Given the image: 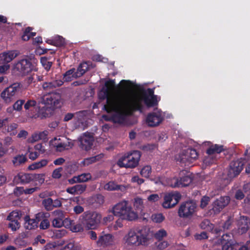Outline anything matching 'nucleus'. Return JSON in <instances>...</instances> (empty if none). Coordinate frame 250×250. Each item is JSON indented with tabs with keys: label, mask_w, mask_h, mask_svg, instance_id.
Here are the masks:
<instances>
[{
	"label": "nucleus",
	"mask_w": 250,
	"mask_h": 250,
	"mask_svg": "<svg viewBox=\"0 0 250 250\" xmlns=\"http://www.w3.org/2000/svg\"><path fill=\"white\" fill-rule=\"evenodd\" d=\"M107 108L105 111L110 113L114 112L111 116L103 115V118L107 121H112L114 123L122 124L125 120L127 113H132L135 111L142 112L143 105L140 100H135L131 101L127 96L123 99L117 98L116 101L108 102Z\"/></svg>",
	"instance_id": "1"
},
{
	"label": "nucleus",
	"mask_w": 250,
	"mask_h": 250,
	"mask_svg": "<svg viewBox=\"0 0 250 250\" xmlns=\"http://www.w3.org/2000/svg\"><path fill=\"white\" fill-rule=\"evenodd\" d=\"M112 212L114 216L128 221H133L138 218L137 214L132 209L128 201L125 200L114 205Z\"/></svg>",
	"instance_id": "2"
},
{
	"label": "nucleus",
	"mask_w": 250,
	"mask_h": 250,
	"mask_svg": "<svg viewBox=\"0 0 250 250\" xmlns=\"http://www.w3.org/2000/svg\"><path fill=\"white\" fill-rule=\"evenodd\" d=\"M149 240L148 234L143 233L141 230L137 232L130 230L125 237V243L129 246H147L149 244Z\"/></svg>",
	"instance_id": "3"
},
{
	"label": "nucleus",
	"mask_w": 250,
	"mask_h": 250,
	"mask_svg": "<svg viewBox=\"0 0 250 250\" xmlns=\"http://www.w3.org/2000/svg\"><path fill=\"white\" fill-rule=\"evenodd\" d=\"M101 219V214L93 211H85L80 217L82 224L87 229H96L100 223Z\"/></svg>",
	"instance_id": "4"
},
{
	"label": "nucleus",
	"mask_w": 250,
	"mask_h": 250,
	"mask_svg": "<svg viewBox=\"0 0 250 250\" xmlns=\"http://www.w3.org/2000/svg\"><path fill=\"white\" fill-rule=\"evenodd\" d=\"M141 156L140 151L134 150L130 154L120 158L117 164L120 167L135 168L138 165Z\"/></svg>",
	"instance_id": "5"
},
{
	"label": "nucleus",
	"mask_w": 250,
	"mask_h": 250,
	"mask_svg": "<svg viewBox=\"0 0 250 250\" xmlns=\"http://www.w3.org/2000/svg\"><path fill=\"white\" fill-rule=\"evenodd\" d=\"M42 103L47 108L52 110L60 108L61 106V95L57 92L49 93L43 96Z\"/></svg>",
	"instance_id": "6"
},
{
	"label": "nucleus",
	"mask_w": 250,
	"mask_h": 250,
	"mask_svg": "<svg viewBox=\"0 0 250 250\" xmlns=\"http://www.w3.org/2000/svg\"><path fill=\"white\" fill-rule=\"evenodd\" d=\"M15 69L21 75H26L32 71H37L38 69L35 64L26 58L19 60L14 66Z\"/></svg>",
	"instance_id": "7"
},
{
	"label": "nucleus",
	"mask_w": 250,
	"mask_h": 250,
	"mask_svg": "<svg viewBox=\"0 0 250 250\" xmlns=\"http://www.w3.org/2000/svg\"><path fill=\"white\" fill-rule=\"evenodd\" d=\"M196 207V204L192 201L183 202L179 208L178 215L181 218L190 219L195 213Z\"/></svg>",
	"instance_id": "8"
},
{
	"label": "nucleus",
	"mask_w": 250,
	"mask_h": 250,
	"mask_svg": "<svg viewBox=\"0 0 250 250\" xmlns=\"http://www.w3.org/2000/svg\"><path fill=\"white\" fill-rule=\"evenodd\" d=\"M20 90V84L14 83L5 88L1 93L0 96L6 103H10L15 99Z\"/></svg>",
	"instance_id": "9"
},
{
	"label": "nucleus",
	"mask_w": 250,
	"mask_h": 250,
	"mask_svg": "<svg viewBox=\"0 0 250 250\" xmlns=\"http://www.w3.org/2000/svg\"><path fill=\"white\" fill-rule=\"evenodd\" d=\"M179 179H177L174 187L188 186L193 180V176L190 172L183 170L179 173Z\"/></svg>",
	"instance_id": "10"
},
{
	"label": "nucleus",
	"mask_w": 250,
	"mask_h": 250,
	"mask_svg": "<svg viewBox=\"0 0 250 250\" xmlns=\"http://www.w3.org/2000/svg\"><path fill=\"white\" fill-rule=\"evenodd\" d=\"M39 177V174L20 172L15 177L14 181L18 184H27L32 181H36Z\"/></svg>",
	"instance_id": "11"
},
{
	"label": "nucleus",
	"mask_w": 250,
	"mask_h": 250,
	"mask_svg": "<svg viewBox=\"0 0 250 250\" xmlns=\"http://www.w3.org/2000/svg\"><path fill=\"white\" fill-rule=\"evenodd\" d=\"M98 96L100 100H106V103L104 106V109L105 110L107 109L106 107V106H107L108 103H109L108 102H111L112 101H116L117 98H120L123 99L125 97L126 95L120 94L117 96H113L112 95V93L109 92L107 89H104V88H103L99 92Z\"/></svg>",
	"instance_id": "12"
},
{
	"label": "nucleus",
	"mask_w": 250,
	"mask_h": 250,
	"mask_svg": "<svg viewBox=\"0 0 250 250\" xmlns=\"http://www.w3.org/2000/svg\"><path fill=\"white\" fill-rule=\"evenodd\" d=\"M229 201V197L221 196L213 202L212 204V207L209 211H213L214 214H218L228 204Z\"/></svg>",
	"instance_id": "13"
},
{
	"label": "nucleus",
	"mask_w": 250,
	"mask_h": 250,
	"mask_svg": "<svg viewBox=\"0 0 250 250\" xmlns=\"http://www.w3.org/2000/svg\"><path fill=\"white\" fill-rule=\"evenodd\" d=\"M164 117L161 112H152L148 114L146 122L148 126L154 127L162 122Z\"/></svg>",
	"instance_id": "14"
},
{
	"label": "nucleus",
	"mask_w": 250,
	"mask_h": 250,
	"mask_svg": "<svg viewBox=\"0 0 250 250\" xmlns=\"http://www.w3.org/2000/svg\"><path fill=\"white\" fill-rule=\"evenodd\" d=\"M181 198V195L179 194L168 193L164 197V202L163 206L164 208H169L174 207Z\"/></svg>",
	"instance_id": "15"
},
{
	"label": "nucleus",
	"mask_w": 250,
	"mask_h": 250,
	"mask_svg": "<svg viewBox=\"0 0 250 250\" xmlns=\"http://www.w3.org/2000/svg\"><path fill=\"white\" fill-rule=\"evenodd\" d=\"M237 226L239 233H246L250 229V218L246 216H241L237 220Z\"/></svg>",
	"instance_id": "16"
},
{
	"label": "nucleus",
	"mask_w": 250,
	"mask_h": 250,
	"mask_svg": "<svg viewBox=\"0 0 250 250\" xmlns=\"http://www.w3.org/2000/svg\"><path fill=\"white\" fill-rule=\"evenodd\" d=\"M244 165V162L240 160L231 162L229 165V175L232 174L233 177L238 175L243 170Z\"/></svg>",
	"instance_id": "17"
},
{
	"label": "nucleus",
	"mask_w": 250,
	"mask_h": 250,
	"mask_svg": "<svg viewBox=\"0 0 250 250\" xmlns=\"http://www.w3.org/2000/svg\"><path fill=\"white\" fill-rule=\"evenodd\" d=\"M80 142V146L85 151H88L91 148L94 141L93 137L89 135L83 134L79 139Z\"/></svg>",
	"instance_id": "18"
},
{
	"label": "nucleus",
	"mask_w": 250,
	"mask_h": 250,
	"mask_svg": "<svg viewBox=\"0 0 250 250\" xmlns=\"http://www.w3.org/2000/svg\"><path fill=\"white\" fill-rule=\"evenodd\" d=\"M231 234H223L221 237L222 250H236L234 246L231 242Z\"/></svg>",
	"instance_id": "19"
},
{
	"label": "nucleus",
	"mask_w": 250,
	"mask_h": 250,
	"mask_svg": "<svg viewBox=\"0 0 250 250\" xmlns=\"http://www.w3.org/2000/svg\"><path fill=\"white\" fill-rule=\"evenodd\" d=\"M113 242V236L110 234H105L99 236L97 244L98 246L105 247L111 245Z\"/></svg>",
	"instance_id": "20"
},
{
	"label": "nucleus",
	"mask_w": 250,
	"mask_h": 250,
	"mask_svg": "<svg viewBox=\"0 0 250 250\" xmlns=\"http://www.w3.org/2000/svg\"><path fill=\"white\" fill-rule=\"evenodd\" d=\"M18 53L15 50L3 52L0 54V63L6 64L17 57Z\"/></svg>",
	"instance_id": "21"
},
{
	"label": "nucleus",
	"mask_w": 250,
	"mask_h": 250,
	"mask_svg": "<svg viewBox=\"0 0 250 250\" xmlns=\"http://www.w3.org/2000/svg\"><path fill=\"white\" fill-rule=\"evenodd\" d=\"M63 84V81L61 79L53 80L50 82H44L42 83V87L44 90L49 91L58 87L62 86Z\"/></svg>",
	"instance_id": "22"
},
{
	"label": "nucleus",
	"mask_w": 250,
	"mask_h": 250,
	"mask_svg": "<svg viewBox=\"0 0 250 250\" xmlns=\"http://www.w3.org/2000/svg\"><path fill=\"white\" fill-rule=\"evenodd\" d=\"M57 215L52 221V225L55 228H61L63 226V219L64 218L63 211L60 210L56 211Z\"/></svg>",
	"instance_id": "23"
},
{
	"label": "nucleus",
	"mask_w": 250,
	"mask_h": 250,
	"mask_svg": "<svg viewBox=\"0 0 250 250\" xmlns=\"http://www.w3.org/2000/svg\"><path fill=\"white\" fill-rule=\"evenodd\" d=\"M143 100L145 104L148 107H153L158 104L157 96L149 97L146 92L143 93Z\"/></svg>",
	"instance_id": "24"
},
{
	"label": "nucleus",
	"mask_w": 250,
	"mask_h": 250,
	"mask_svg": "<svg viewBox=\"0 0 250 250\" xmlns=\"http://www.w3.org/2000/svg\"><path fill=\"white\" fill-rule=\"evenodd\" d=\"M24 227L26 229H35L38 228V223L36 219H31L29 215H26L24 218Z\"/></svg>",
	"instance_id": "25"
},
{
	"label": "nucleus",
	"mask_w": 250,
	"mask_h": 250,
	"mask_svg": "<svg viewBox=\"0 0 250 250\" xmlns=\"http://www.w3.org/2000/svg\"><path fill=\"white\" fill-rule=\"evenodd\" d=\"M91 175L89 173H83L78 176H74L69 180L71 184H74L77 182H85L91 179Z\"/></svg>",
	"instance_id": "26"
},
{
	"label": "nucleus",
	"mask_w": 250,
	"mask_h": 250,
	"mask_svg": "<svg viewBox=\"0 0 250 250\" xmlns=\"http://www.w3.org/2000/svg\"><path fill=\"white\" fill-rule=\"evenodd\" d=\"M224 150L223 145H211L207 150V153L208 155H212L214 153H220Z\"/></svg>",
	"instance_id": "27"
},
{
	"label": "nucleus",
	"mask_w": 250,
	"mask_h": 250,
	"mask_svg": "<svg viewBox=\"0 0 250 250\" xmlns=\"http://www.w3.org/2000/svg\"><path fill=\"white\" fill-rule=\"evenodd\" d=\"M103 157L104 154L103 153H101L94 156L85 158L83 161V165L85 166H87L90 164L95 163L98 161H99L102 159Z\"/></svg>",
	"instance_id": "28"
},
{
	"label": "nucleus",
	"mask_w": 250,
	"mask_h": 250,
	"mask_svg": "<svg viewBox=\"0 0 250 250\" xmlns=\"http://www.w3.org/2000/svg\"><path fill=\"white\" fill-rule=\"evenodd\" d=\"M27 161V157L24 155H17L13 157L12 163L15 167L24 164Z\"/></svg>",
	"instance_id": "29"
},
{
	"label": "nucleus",
	"mask_w": 250,
	"mask_h": 250,
	"mask_svg": "<svg viewBox=\"0 0 250 250\" xmlns=\"http://www.w3.org/2000/svg\"><path fill=\"white\" fill-rule=\"evenodd\" d=\"M48 161L46 159H42L41 161L37 162H35L28 166V169L29 170H35L36 169L41 168L48 164Z\"/></svg>",
	"instance_id": "30"
},
{
	"label": "nucleus",
	"mask_w": 250,
	"mask_h": 250,
	"mask_svg": "<svg viewBox=\"0 0 250 250\" xmlns=\"http://www.w3.org/2000/svg\"><path fill=\"white\" fill-rule=\"evenodd\" d=\"M88 70L87 64L86 62L81 63L75 73L76 78L81 77Z\"/></svg>",
	"instance_id": "31"
},
{
	"label": "nucleus",
	"mask_w": 250,
	"mask_h": 250,
	"mask_svg": "<svg viewBox=\"0 0 250 250\" xmlns=\"http://www.w3.org/2000/svg\"><path fill=\"white\" fill-rule=\"evenodd\" d=\"M187 159L192 162V161L195 160L198 156L197 152L195 149L188 148L186 151Z\"/></svg>",
	"instance_id": "32"
},
{
	"label": "nucleus",
	"mask_w": 250,
	"mask_h": 250,
	"mask_svg": "<svg viewBox=\"0 0 250 250\" xmlns=\"http://www.w3.org/2000/svg\"><path fill=\"white\" fill-rule=\"evenodd\" d=\"M21 217V214L20 211L17 210H14L10 212L7 217V220L9 221H19Z\"/></svg>",
	"instance_id": "33"
},
{
	"label": "nucleus",
	"mask_w": 250,
	"mask_h": 250,
	"mask_svg": "<svg viewBox=\"0 0 250 250\" xmlns=\"http://www.w3.org/2000/svg\"><path fill=\"white\" fill-rule=\"evenodd\" d=\"M75 69L72 68L68 70H67L64 74L63 80V82H70L72 81V78H75Z\"/></svg>",
	"instance_id": "34"
},
{
	"label": "nucleus",
	"mask_w": 250,
	"mask_h": 250,
	"mask_svg": "<svg viewBox=\"0 0 250 250\" xmlns=\"http://www.w3.org/2000/svg\"><path fill=\"white\" fill-rule=\"evenodd\" d=\"M141 175L146 178H148L151 173V167L150 166H144L141 170Z\"/></svg>",
	"instance_id": "35"
},
{
	"label": "nucleus",
	"mask_w": 250,
	"mask_h": 250,
	"mask_svg": "<svg viewBox=\"0 0 250 250\" xmlns=\"http://www.w3.org/2000/svg\"><path fill=\"white\" fill-rule=\"evenodd\" d=\"M53 199L51 198H47L42 200V204L47 211H50L53 209Z\"/></svg>",
	"instance_id": "36"
},
{
	"label": "nucleus",
	"mask_w": 250,
	"mask_h": 250,
	"mask_svg": "<svg viewBox=\"0 0 250 250\" xmlns=\"http://www.w3.org/2000/svg\"><path fill=\"white\" fill-rule=\"evenodd\" d=\"M104 189L107 190H115L120 189V186L116 184L114 182H109L104 186Z\"/></svg>",
	"instance_id": "37"
},
{
	"label": "nucleus",
	"mask_w": 250,
	"mask_h": 250,
	"mask_svg": "<svg viewBox=\"0 0 250 250\" xmlns=\"http://www.w3.org/2000/svg\"><path fill=\"white\" fill-rule=\"evenodd\" d=\"M167 235V231L164 229H161L154 234V236L157 240L161 241Z\"/></svg>",
	"instance_id": "38"
},
{
	"label": "nucleus",
	"mask_w": 250,
	"mask_h": 250,
	"mask_svg": "<svg viewBox=\"0 0 250 250\" xmlns=\"http://www.w3.org/2000/svg\"><path fill=\"white\" fill-rule=\"evenodd\" d=\"M41 62L42 66L47 71L50 69L52 65V62L49 61L48 59L45 57L41 58Z\"/></svg>",
	"instance_id": "39"
},
{
	"label": "nucleus",
	"mask_w": 250,
	"mask_h": 250,
	"mask_svg": "<svg viewBox=\"0 0 250 250\" xmlns=\"http://www.w3.org/2000/svg\"><path fill=\"white\" fill-rule=\"evenodd\" d=\"M165 218V216L162 213L154 214L151 216L152 220L157 223L162 222Z\"/></svg>",
	"instance_id": "40"
},
{
	"label": "nucleus",
	"mask_w": 250,
	"mask_h": 250,
	"mask_svg": "<svg viewBox=\"0 0 250 250\" xmlns=\"http://www.w3.org/2000/svg\"><path fill=\"white\" fill-rule=\"evenodd\" d=\"M115 84V80H109L108 81H107L105 83V88H104V89H107L109 92L112 93Z\"/></svg>",
	"instance_id": "41"
},
{
	"label": "nucleus",
	"mask_w": 250,
	"mask_h": 250,
	"mask_svg": "<svg viewBox=\"0 0 250 250\" xmlns=\"http://www.w3.org/2000/svg\"><path fill=\"white\" fill-rule=\"evenodd\" d=\"M84 112V111H80L79 112L75 113V114L68 113L65 115L63 119V121L65 122H67L71 120L75 115H79V116H82L83 115Z\"/></svg>",
	"instance_id": "42"
},
{
	"label": "nucleus",
	"mask_w": 250,
	"mask_h": 250,
	"mask_svg": "<svg viewBox=\"0 0 250 250\" xmlns=\"http://www.w3.org/2000/svg\"><path fill=\"white\" fill-rule=\"evenodd\" d=\"M70 143H59L56 145V150L58 151L62 152L65 149H68Z\"/></svg>",
	"instance_id": "43"
},
{
	"label": "nucleus",
	"mask_w": 250,
	"mask_h": 250,
	"mask_svg": "<svg viewBox=\"0 0 250 250\" xmlns=\"http://www.w3.org/2000/svg\"><path fill=\"white\" fill-rule=\"evenodd\" d=\"M8 226V228L11 229L12 231H15L19 229L21 225L19 221H16L12 220L11 221H9Z\"/></svg>",
	"instance_id": "44"
},
{
	"label": "nucleus",
	"mask_w": 250,
	"mask_h": 250,
	"mask_svg": "<svg viewBox=\"0 0 250 250\" xmlns=\"http://www.w3.org/2000/svg\"><path fill=\"white\" fill-rule=\"evenodd\" d=\"M134 206L138 210L142 211L144 208L143 199L139 197L136 198L134 203Z\"/></svg>",
	"instance_id": "45"
},
{
	"label": "nucleus",
	"mask_w": 250,
	"mask_h": 250,
	"mask_svg": "<svg viewBox=\"0 0 250 250\" xmlns=\"http://www.w3.org/2000/svg\"><path fill=\"white\" fill-rule=\"evenodd\" d=\"M24 100H17L13 105L14 110L17 111H20L22 108V105L24 104Z\"/></svg>",
	"instance_id": "46"
},
{
	"label": "nucleus",
	"mask_w": 250,
	"mask_h": 250,
	"mask_svg": "<svg viewBox=\"0 0 250 250\" xmlns=\"http://www.w3.org/2000/svg\"><path fill=\"white\" fill-rule=\"evenodd\" d=\"M32 29L33 28L29 26L25 28L21 37V39L23 41H27L31 38L29 33H30V31L32 30Z\"/></svg>",
	"instance_id": "47"
},
{
	"label": "nucleus",
	"mask_w": 250,
	"mask_h": 250,
	"mask_svg": "<svg viewBox=\"0 0 250 250\" xmlns=\"http://www.w3.org/2000/svg\"><path fill=\"white\" fill-rule=\"evenodd\" d=\"M23 104L24 109L26 110H27L31 109V108H34L35 106H36L37 104V102L35 100H28Z\"/></svg>",
	"instance_id": "48"
},
{
	"label": "nucleus",
	"mask_w": 250,
	"mask_h": 250,
	"mask_svg": "<svg viewBox=\"0 0 250 250\" xmlns=\"http://www.w3.org/2000/svg\"><path fill=\"white\" fill-rule=\"evenodd\" d=\"M48 116V114L45 112L44 108L39 109L38 112L33 116L34 118H40L43 119Z\"/></svg>",
	"instance_id": "49"
},
{
	"label": "nucleus",
	"mask_w": 250,
	"mask_h": 250,
	"mask_svg": "<svg viewBox=\"0 0 250 250\" xmlns=\"http://www.w3.org/2000/svg\"><path fill=\"white\" fill-rule=\"evenodd\" d=\"M233 222V218L231 216H228L227 220L224 223L222 227L224 230L228 229L230 228L231 226L232 222Z\"/></svg>",
	"instance_id": "50"
},
{
	"label": "nucleus",
	"mask_w": 250,
	"mask_h": 250,
	"mask_svg": "<svg viewBox=\"0 0 250 250\" xmlns=\"http://www.w3.org/2000/svg\"><path fill=\"white\" fill-rule=\"evenodd\" d=\"M63 226L65 228L70 229H71L72 225H73L74 220L70 219L69 218H65L63 219Z\"/></svg>",
	"instance_id": "51"
},
{
	"label": "nucleus",
	"mask_w": 250,
	"mask_h": 250,
	"mask_svg": "<svg viewBox=\"0 0 250 250\" xmlns=\"http://www.w3.org/2000/svg\"><path fill=\"white\" fill-rule=\"evenodd\" d=\"M70 230L75 232H82L83 230V228L82 224L80 223L75 224L74 222L73 225H72Z\"/></svg>",
	"instance_id": "52"
},
{
	"label": "nucleus",
	"mask_w": 250,
	"mask_h": 250,
	"mask_svg": "<svg viewBox=\"0 0 250 250\" xmlns=\"http://www.w3.org/2000/svg\"><path fill=\"white\" fill-rule=\"evenodd\" d=\"M212 224H210V221L208 219L204 220L200 224V227L202 229H208V228L211 229Z\"/></svg>",
	"instance_id": "53"
},
{
	"label": "nucleus",
	"mask_w": 250,
	"mask_h": 250,
	"mask_svg": "<svg viewBox=\"0 0 250 250\" xmlns=\"http://www.w3.org/2000/svg\"><path fill=\"white\" fill-rule=\"evenodd\" d=\"M63 168L62 167L56 168L52 172V176L53 178L55 179H59L61 177Z\"/></svg>",
	"instance_id": "54"
},
{
	"label": "nucleus",
	"mask_w": 250,
	"mask_h": 250,
	"mask_svg": "<svg viewBox=\"0 0 250 250\" xmlns=\"http://www.w3.org/2000/svg\"><path fill=\"white\" fill-rule=\"evenodd\" d=\"M210 201V198L207 196H203L201 200L200 203V208H204L207 207L208 205L209 202Z\"/></svg>",
	"instance_id": "55"
},
{
	"label": "nucleus",
	"mask_w": 250,
	"mask_h": 250,
	"mask_svg": "<svg viewBox=\"0 0 250 250\" xmlns=\"http://www.w3.org/2000/svg\"><path fill=\"white\" fill-rule=\"evenodd\" d=\"M23 193H24V189L23 187H17L14 188L13 191V194L17 197H20Z\"/></svg>",
	"instance_id": "56"
},
{
	"label": "nucleus",
	"mask_w": 250,
	"mask_h": 250,
	"mask_svg": "<svg viewBox=\"0 0 250 250\" xmlns=\"http://www.w3.org/2000/svg\"><path fill=\"white\" fill-rule=\"evenodd\" d=\"M67 232L64 229L56 230L54 231V234L57 238H61L64 236Z\"/></svg>",
	"instance_id": "57"
},
{
	"label": "nucleus",
	"mask_w": 250,
	"mask_h": 250,
	"mask_svg": "<svg viewBox=\"0 0 250 250\" xmlns=\"http://www.w3.org/2000/svg\"><path fill=\"white\" fill-rule=\"evenodd\" d=\"M55 41V46L61 47L63 46L65 44L64 39L61 36L56 37Z\"/></svg>",
	"instance_id": "58"
},
{
	"label": "nucleus",
	"mask_w": 250,
	"mask_h": 250,
	"mask_svg": "<svg viewBox=\"0 0 250 250\" xmlns=\"http://www.w3.org/2000/svg\"><path fill=\"white\" fill-rule=\"evenodd\" d=\"M77 194H81L83 192L86 188L84 184H78L75 186Z\"/></svg>",
	"instance_id": "59"
},
{
	"label": "nucleus",
	"mask_w": 250,
	"mask_h": 250,
	"mask_svg": "<svg viewBox=\"0 0 250 250\" xmlns=\"http://www.w3.org/2000/svg\"><path fill=\"white\" fill-rule=\"evenodd\" d=\"M50 226V222L48 219L46 218L42 220L40 224V228L42 229H45L49 228Z\"/></svg>",
	"instance_id": "60"
},
{
	"label": "nucleus",
	"mask_w": 250,
	"mask_h": 250,
	"mask_svg": "<svg viewBox=\"0 0 250 250\" xmlns=\"http://www.w3.org/2000/svg\"><path fill=\"white\" fill-rule=\"evenodd\" d=\"M46 217H45V214L42 212H39L35 215V218L36 222L39 224V222H42V220H44Z\"/></svg>",
	"instance_id": "61"
},
{
	"label": "nucleus",
	"mask_w": 250,
	"mask_h": 250,
	"mask_svg": "<svg viewBox=\"0 0 250 250\" xmlns=\"http://www.w3.org/2000/svg\"><path fill=\"white\" fill-rule=\"evenodd\" d=\"M196 240H202L208 238V235L206 232L203 231L199 234H196L194 236Z\"/></svg>",
	"instance_id": "62"
},
{
	"label": "nucleus",
	"mask_w": 250,
	"mask_h": 250,
	"mask_svg": "<svg viewBox=\"0 0 250 250\" xmlns=\"http://www.w3.org/2000/svg\"><path fill=\"white\" fill-rule=\"evenodd\" d=\"M131 182L132 183H136L138 185H140L144 183L145 180L139 177V176H134L131 178Z\"/></svg>",
	"instance_id": "63"
},
{
	"label": "nucleus",
	"mask_w": 250,
	"mask_h": 250,
	"mask_svg": "<svg viewBox=\"0 0 250 250\" xmlns=\"http://www.w3.org/2000/svg\"><path fill=\"white\" fill-rule=\"evenodd\" d=\"M35 151H37L40 154L44 152L45 149L42 144H38L34 146Z\"/></svg>",
	"instance_id": "64"
}]
</instances>
